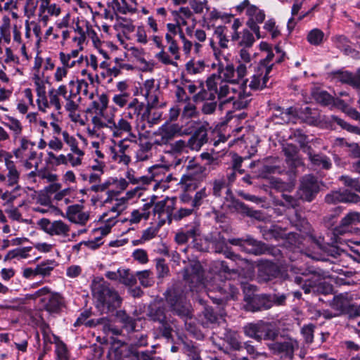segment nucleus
Returning a JSON list of instances; mask_svg holds the SVG:
<instances>
[{"label":"nucleus","instance_id":"48","mask_svg":"<svg viewBox=\"0 0 360 360\" xmlns=\"http://www.w3.org/2000/svg\"><path fill=\"white\" fill-rule=\"evenodd\" d=\"M114 184L115 179L109 178L103 183L99 182L98 184L91 185L90 190L96 193L107 191L108 197L104 201L105 203H107L110 201V198L112 196V195L115 193L113 191L110 190V188L113 186Z\"/></svg>","mask_w":360,"mask_h":360},{"label":"nucleus","instance_id":"9","mask_svg":"<svg viewBox=\"0 0 360 360\" xmlns=\"http://www.w3.org/2000/svg\"><path fill=\"white\" fill-rule=\"evenodd\" d=\"M169 171V166L165 165H155L148 168L150 175L146 176L150 179L149 184L152 182L155 183L153 190L157 191L160 188L164 191L169 188L167 184L173 180H176Z\"/></svg>","mask_w":360,"mask_h":360},{"label":"nucleus","instance_id":"34","mask_svg":"<svg viewBox=\"0 0 360 360\" xmlns=\"http://www.w3.org/2000/svg\"><path fill=\"white\" fill-rule=\"evenodd\" d=\"M128 120V117L123 115L122 117L118 120L117 122L114 121L110 131V133L112 134L113 137H120L123 133L130 132L131 131V121L129 122Z\"/></svg>","mask_w":360,"mask_h":360},{"label":"nucleus","instance_id":"1","mask_svg":"<svg viewBox=\"0 0 360 360\" xmlns=\"http://www.w3.org/2000/svg\"><path fill=\"white\" fill-rule=\"evenodd\" d=\"M231 274L236 272L231 270L225 262L214 261L210 264L209 274L204 278L201 265L195 263L186 270L184 279L190 283L191 290L198 291L205 288L209 291L218 292L220 295L219 297H209L214 302L221 304L224 300L238 298V289L230 281L223 279H228V276Z\"/></svg>","mask_w":360,"mask_h":360},{"label":"nucleus","instance_id":"17","mask_svg":"<svg viewBox=\"0 0 360 360\" xmlns=\"http://www.w3.org/2000/svg\"><path fill=\"white\" fill-rule=\"evenodd\" d=\"M166 300L174 314L182 318L190 317L189 307L186 303L183 296L177 295L174 291H167Z\"/></svg>","mask_w":360,"mask_h":360},{"label":"nucleus","instance_id":"10","mask_svg":"<svg viewBox=\"0 0 360 360\" xmlns=\"http://www.w3.org/2000/svg\"><path fill=\"white\" fill-rule=\"evenodd\" d=\"M37 224L47 234L53 236L66 238L69 236L70 231V226L62 220L51 221L49 219H41Z\"/></svg>","mask_w":360,"mask_h":360},{"label":"nucleus","instance_id":"63","mask_svg":"<svg viewBox=\"0 0 360 360\" xmlns=\"http://www.w3.org/2000/svg\"><path fill=\"white\" fill-rule=\"evenodd\" d=\"M323 38L324 33L317 28L311 30L307 34V41L314 46L320 45L323 42Z\"/></svg>","mask_w":360,"mask_h":360},{"label":"nucleus","instance_id":"53","mask_svg":"<svg viewBox=\"0 0 360 360\" xmlns=\"http://www.w3.org/2000/svg\"><path fill=\"white\" fill-rule=\"evenodd\" d=\"M206 65L202 60H191L186 64V70L188 74L198 75L202 73L205 70Z\"/></svg>","mask_w":360,"mask_h":360},{"label":"nucleus","instance_id":"7","mask_svg":"<svg viewBox=\"0 0 360 360\" xmlns=\"http://www.w3.org/2000/svg\"><path fill=\"white\" fill-rule=\"evenodd\" d=\"M248 74V66L240 63L235 68L233 63H227L226 65L219 62L217 65V72L211 75L220 76L221 79L232 85L240 84Z\"/></svg>","mask_w":360,"mask_h":360},{"label":"nucleus","instance_id":"15","mask_svg":"<svg viewBox=\"0 0 360 360\" xmlns=\"http://www.w3.org/2000/svg\"><path fill=\"white\" fill-rule=\"evenodd\" d=\"M181 127L178 124L165 123L155 132L154 143L162 146L169 143L176 136L181 134Z\"/></svg>","mask_w":360,"mask_h":360},{"label":"nucleus","instance_id":"64","mask_svg":"<svg viewBox=\"0 0 360 360\" xmlns=\"http://www.w3.org/2000/svg\"><path fill=\"white\" fill-rule=\"evenodd\" d=\"M331 121L336 122L340 127L347 131L360 136V127L353 126L335 115L330 117Z\"/></svg>","mask_w":360,"mask_h":360},{"label":"nucleus","instance_id":"51","mask_svg":"<svg viewBox=\"0 0 360 360\" xmlns=\"http://www.w3.org/2000/svg\"><path fill=\"white\" fill-rule=\"evenodd\" d=\"M193 16V12L188 7H181L174 13L175 21L181 27L187 25V20Z\"/></svg>","mask_w":360,"mask_h":360},{"label":"nucleus","instance_id":"12","mask_svg":"<svg viewBox=\"0 0 360 360\" xmlns=\"http://www.w3.org/2000/svg\"><path fill=\"white\" fill-rule=\"evenodd\" d=\"M248 79H244L237 84L238 86L236 88V92L231 94L233 98H229L228 103L232 102L233 108L236 110L245 108L252 99V94L248 91Z\"/></svg>","mask_w":360,"mask_h":360},{"label":"nucleus","instance_id":"4","mask_svg":"<svg viewBox=\"0 0 360 360\" xmlns=\"http://www.w3.org/2000/svg\"><path fill=\"white\" fill-rule=\"evenodd\" d=\"M291 270L301 276L295 277V282L300 285L304 293H326V290L322 289L323 280L325 276L321 269L309 267L304 269L301 267L292 266Z\"/></svg>","mask_w":360,"mask_h":360},{"label":"nucleus","instance_id":"32","mask_svg":"<svg viewBox=\"0 0 360 360\" xmlns=\"http://www.w3.org/2000/svg\"><path fill=\"white\" fill-rule=\"evenodd\" d=\"M41 302L44 303L45 309L51 313L58 312L63 304V297L57 292H53L49 297H43Z\"/></svg>","mask_w":360,"mask_h":360},{"label":"nucleus","instance_id":"21","mask_svg":"<svg viewBox=\"0 0 360 360\" xmlns=\"http://www.w3.org/2000/svg\"><path fill=\"white\" fill-rule=\"evenodd\" d=\"M142 94L145 96L148 105L151 108L158 105L160 95L159 85L155 84L154 79H146L141 88Z\"/></svg>","mask_w":360,"mask_h":360},{"label":"nucleus","instance_id":"41","mask_svg":"<svg viewBox=\"0 0 360 360\" xmlns=\"http://www.w3.org/2000/svg\"><path fill=\"white\" fill-rule=\"evenodd\" d=\"M212 193L215 197H221L222 193L225 191L226 196L225 198L229 201V198L232 195L231 189L226 186V181L224 178L214 179L212 182Z\"/></svg>","mask_w":360,"mask_h":360},{"label":"nucleus","instance_id":"22","mask_svg":"<svg viewBox=\"0 0 360 360\" xmlns=\"http://www.w3.org/2000/svg\"><path fill=\"white\" fill-rule=\"evenodd\" d=\"M200 223L193 221L192 224L186 225L184 229H181L175 235V241L178 244H185L190 240L193 241L200 236Z\"/></svg>","mask_w":360,"mask_h":360},{"label":"nucleus","instance_id":"14","mask_svg":"<svg viewBox=\"0 0 360 360\" xmlns=\"http://www.w3.org/2000/svg\"><path fill=\"white\" fill-rule=\"evenodd\" d=\"M333 307L340 313L349 316H360V307L352 303V300L348 293L340 294L335 296Z\"/></svg>","mask_w":360,"mask_h":360},{"label":"nucleus","instance_id":"33","mask_svg":"<svg viewBox=\"0 0 360 360\" xmlns=\"http://www.w3.org/2000/svg\"><path fill=\"white\" fill-rule=\"evenodd\" d=\"M152 207L153 205L151 203H146L141 207L134 210L126 221L132 224H139L142 219L147 220L150 217Z\"/></svg>","mask_w":360,"mask_h":360},{"label":"nucleus","instance_id":"23","mask_svg":"<svg viewBox=\"0 0 360 360\" xmlns=\"http://www.w3.org/2000/svg\"><path fill=\"white\" fill-rule=\"evenodd\" d=\"M65 217L72 223L85 225L89 219V214L83 211L80 205H72L68 207Z\"/></svg>","mask_w":360,"mask_h":360},{"label":"nucleus","instance_id":"2","mask_svg":"<svg viewBox=\"0 0 360 360\" xmlns=\"http://www.w3.org/2000/svg\"><path fill=\"white\" fill-rule=\"evenodd\" d=\"M60 96L65 101V108L67 111L70 112L77 111L73 89H68V86L65 84H60L57 88L49 89L47 94L46 93L40 99H37L39 110L47 112L49 110H53L60 113L63 104Z\"/></svg>","mask_w":360,"mask_h":360},{"label":"nucleus","instance_id":"50","mask_svg":"<svg viewBox=\"0 0 360 360\" xmlns=\"http://www.w3.org/2000/svg\"><path fill=\"white\" fill-rule=\"evenodd\" d=\"M108 6L112 8L115 13L122 14L134 13L136 11V8L129 6L126 0H111L108 2Z\"/></svg>","mask_w":360,"mask_h":360},{"label":"nucleus","instance_id":"13","mask_svg":"<svg viewBox=\"0 0 360 360\" xmlns=\"http://www.w3.org/2000/svg\"><path fill=\"white\" fill-rule=\"evenodd\" d=\"M268 347L273 354L281 355V357L292 359L295 351L299 347V344L295 339L287 338L283 341H276L269 343Z\"/></svg>","mask_w":360,"mask_h":360},{"label":"nucleus","instance_id":"39","mask_svg":"<svg viewBox=\"0 0 360 360\" xmlns=\"http://www.w3.org/2000/svg\"><path fill=\"white\" fill-rule=\"evenodd\" d=\"M6 121L3 122L11 132L12 136L14 140H17L21 137L23 126L21 122L17 118L12 116H6Z\"/></svg>","mask_w":360,"mask_h":360},{"label":"nucleus","instance_id":"26","mask_svg":"<svg viewBox=\"0 0 360 360\" xmlns=\"http://www.w3.org/2000/svg\"><path fill=\"white\" fill-rule=\"evenodd\" d=\"M75 84L77 85V89L75 91L73 90V94L75 95V98L74 100L75 101L76 99L77 110L79 108V104L81 102V97L79 95L82 94L86 98L92 100L94 97V91H89V84L84 79H77V81L72 79L68 82L69 87H71Z\"/></svg>","mask_w":360,"mask_h":360},{"label":"nucleus","instance_id":"59","mask_svg":"<svg viewBox=\"0 0 360 360\" xmlns=\"http://www.w3.org/2000/svg\"><path fill=\"white\" fill-rule=\"evenodd\" d=\"M53 340L58 360H68L69 354L65 344L57 336H54Z\"/></svg>","mask_w":360,"mask_h":360},{"label":"nucleus","instance_id":"44","mask_svg":"<svg viewBox=\"0 0 360 360\" xmlns=\"http://www.w3.org/2000/svg\"><path fill=\"white\" fill-rule=\"evenodd\" d=\"M228 29L224 25H219L214 28V36L218 40L219 46L221 49L229 48V39L227 35Z\"/></svg>","mask_w":360,"mask_h":360},{"label":"nucleus","instance_id":"24","mask_svg":"<svg viewBox=\"0 0 360 360\" xmlns=\"http://www.w3.org/2000/svg\"><path fill=\"white\" fill-rule=\"evenodd\" d=\"M270 72L268 69L264 70L258 66L254 75L250 77L248 87L253 91L262 90L267 87Z\"/></svg>","mask_w":360,"mask_h":360},{"label":"nucleus","instance_id":"3","mask_svg":"<svg viewBox=\"0 0 360 360\" xmlns=\"http://www.w3.org/2000/svg\"><path fill=\"white\" fill-rule=\"evenodd\" d=\"M92 291L97 302V307L101 311L108 313L115 310L121 306L122 301L121 297L103 279L96 282L94 281Z\"/></svg>","mask_w":360,"mask_h":360},{"label":"nucleus","instance_id":"35","mask_svg":"<svg viewBox=\"0 0 360 360\" xmlns=\"http://www.w3.org/2000/svg\"><path fill=\"white\" fill-rule=\"evenodd\" d=\"M335 78L342 83L347 84L358 89L360 84V69L355 74L348 71H340L335 73Z\"/></svg>","mask_w":360,"mask_h":360},{"label":"nucleus","instance_id":"6","mask_svg":"<svg viewBox=\"0 0 360 360\" xmlns=\"http://www.w3.org/2000/svg\"><path fill=\"white\" fill-rule=\"evenodd\" d=\"M205 169L195 158L190 159L186 165V173L181 176L179 184L186 191L195 190L205 179Z\"/></svg>","mask_w":360,"mask_h":360},{"label":"nucleus","instance_id":"8","mask_svg":"<svg viewBox=\"0 0 360 360\" xmlns=\"http://www.w3.org/2000/svg\"><path fill=\"white\" fill-rule=\"evenodd\" d=\"M232 84L221 79L220 76L210 75L206 80V86L210 91H213L215 98L221 101V103H226L231 94L236 92V87Z\"/></svg>","mask_w":360,"mask_h":360},{"label":"nucleus","instance_id":"27","mask_svg":"<svg viewBox=\"0 0 360 360\" xmlns=\"http://www.w3.org/2000/svg\"><path fill=\"white\" fill-rule=\"evenodd\" d=\"M20 141L19 147L14 150V155L16 158H28L35 159L37 152L34 150V144L28 140L25 136L18 139Z\"/></svg>","mask_w":360,"mask_h":360},{"label":"nucleus","instance_id":"38","mask_svg":"<svg viewBox=\"0 0 360 360\" xmlns=\"http://www.w3.org/2000/svg\"><path fill=\"white\" fill-rule=\"evenodd\" d=\"M252 310L253 311L266 310L271 308L274 304L270 295H261L255 296L251 302Z\"/></svg>","mask_w":360,"mask_h":360},{"label":"nucleus","instance_id":"58","mask_svg":"<svg viewBox=\"0 0 360 360\" xmlns=\"http://www.w3.org/2000/svg\"><path fill=\"white\" fill-rule=\"evenodd\" d=\"M119 282L126 286H132L136 283V278L128 269H120Z\"/></svg>","mask_w":360,"mask_h":360},{"label":"nucleus","instance_id":"57","mask_svg":"<svg viewBox=\"0 0 360 360\" xmlns=\"http://www.w3.org/2000/svg\"><path fill=\"white\" fill-rule=\"evenodd\" d=\"M199 87H202V89L193 97L195 102H206L216 99L214 94H213V91H210L207 88V89H205L202 82H200Z\"/></svg>","mask_w":360,"mask_h":360},{"label":"nucleus","instance_id":"43","mask_svg":"<svg viewBox=\"0 0 360 360\" xmlns=\"http://www.w3.org/2000/svg\"><path fill=\"white\" fill-rule=\"evenodd\" d=\"M117 317L120 322L123 324V327L129 332L137 330L136 322L141 319H134L126 314L124 311H119L117 312Z\"/></svg>","mask_w":360,"mask_h":360},{"label":"nucleus","instance_id":"36","mask_svg":"<svg viewBox=\"0 0 360 360\" xmlns=\"http://www.w3.org/2000/svg\"><path fill=\"white\" fill-rule=\"evenodd\" d=\"M230 198L231 199L228 204V207L232 212H238L252 217L259 218L260 215L259 212L250 209L243 202L239 200L232 198V196Z\"/></svg>","mask_w":360,"mask_h":360},{"label":"nucleus","instance_id":"16","mask_svg":"<svg viewBox=\"0 0 360 360\" xmlns=\"http://www.w3.org/2000/svg\"><path fill=\"white\" fill-rule=\"evenodd\" d=\"M175 200L173 198H167L157 202L153 207L155 215H158L160 222L163 224L167 221L171 223L173 219Z\"/></svg>","mask_w":360,"mask_h":360},{"label":"nucleus","instance_id":"60","mask_svg":"<svg viewBox=\"0 0 360 360\" xmlns=\"http://www.w3.org/2000/svg\"><path fill=\"white\" fill-rule=\"evenodd\" d=\"M84 156V152L82 150L70 151V153L67 154L68 164H70L73 167L80 166L82 164Z\"/></svg>","mask_w":360,"mask_h":360},{"label":"nucleus","instance_id":"5","mask_svg":"<svg viewBox=\"0 0 360 360\" xmlns=\"http://www.w3.org/2000/svg\"><path fill=\"white\" fill-rule=\"evenodd\" d=\"M236 10L241 13L244 11L247 16L246 25L255 34L257 39L262 37L259 24L264 22L266 14L263 9L252 4L249 0H243L236 6Z\"/></svg>","mask_w":360,"mask_h":360},{"label":"nucleus","instance_id":"31","mask_svg":"<svg viewBox=\"0 0 360 360\" xmlns=\"http://www.w3.org/2000/svg\"><path fill=\"white\" fill-rule=\"evenodd\" d=\"M146 108L142 102L134 98L128 103L123 115L131 122H136Z\"/></svg>","mask_w":360,"mask_h":360},{"label":"nucleus","instance_id":"46","mask_svg":"<svg viewBox=\"0 0 360 360\" xmlns=\"http://www.w3.org/2000/svg\"><path fill=\"white\" fill-rule=\"evenodd\" d=\"M360 223V212H350L347 214L341 220L340 224V233L345 232L349 226L356 225Z\"/></svg>","mask_w":360,"mask_h":360},{"label":"nucleus","instance_id":"55","mask_svg":"<svg viewBox=\"0 0 360 360\" xmlns=\"http://www.w3.org/2000/svg\"><path fill=\"white\" fill-rule=\"evenodd\" d=\"M140 284L144 288L152 286L155 283L153 273L150 270H144L136 273Z\"/></svg>","mask_w":360,"mask_h":360},{"label":"nucleus","instance_id":"52","mask_svg":"<svg viewBox=\"0 0 360 360\" xmlns=\"http://www.w3.org/2000/svg\"><path fill=\"white\" fill-rule=\"evenodd\" d=\"M214 248L216 252L223 253L228 258H233L235 255L228 248L226 239L222 236L215 238L213 242Z\"/></svg>","mask_w":360,"mask_h":360},{"label":"nucleus","instance_id":"18","mask_svg":"<svg viewBox=\"0 0 360 360\" xmlns=\"http://www.w3.org/2000/svg\"><path fill=\"white\" fill-rule=\"evenodd\" d=\"M229 243L237 245L248 253L259 255L265 253L266 248L265 244L254 240L252 238H248L245 240L240 238H233L229 240Z\"/></svg>","mask_w":360,"mask_h":360},{"label":"nucleus","instance_id":"62","mask_svg":"<svg viewBox=\"0 0 360 360\" xmlns=\"http://www.w3.org/2000/svg\"><path fill=\"white\" fill-rule=\"evenodd\" d=\"M335 46L343 51L345 53H348L351 51L349 40L343 35H337L333 38Z\"/></svg>","mask_w":360,"mask_h":360},{"label":"nucleus","instance_id":"54","mask_svg":"<svg viewBox=\"0 0 360 360\" xmlns=\"http://www.w3.org/2000/svg\"><path fill=\"white\" fill-rule=\"evenodd\" d=\"M278 336V331L269 322L262 321V331H261V340H274Z\"/></svg>","mask_w":360,"mask_h":360},{"label":"nucleus","instance_id":"45","mask_svg":"<svg viewBox=\"0 0 360 360\" xmlns=\"http://www.w3.org/2000/svg\"><path fill=\"white\" fill-rule=\"evenodd\" d=\"M6 167L8 170L6 174L7 184L9 186H13L18 183L20 174L15 165L12 160H6Z\"/></svg>","mask_w":360,"mask_h":360},{"label":"nucleus","instance_id":"49","mask_svg":"<svg viewBox=\"0 0 360 360\" xmlns=\"http://www.w3.org/2000/svg\"><path fill=\"white\" fill-rule=\"evenodd\" d=\"M152 143L149 141L142 142L139 144V148L136 152L137 161H145L152 157Z\"/></svg>","mask_w":360,"mask_h":360},{"label":"nucleus","instance_id":"20","mask_svg":"<svg viewBox=\"0 0 360 360\" xmlns=\"http://www.w3.org/2000/svg\"><path fill=\"white\" fill-rule=\"evenodd\" d=\"M325 202L328 204L340 202L357 203L360 202V196L347 189L333 191L325 196Z\"/></svg>","mask_w":360,"mask_h":360},{"label":"nucleus","instance_id":"19","mask_svg":"<svg viewBox=\"0 0 360 360\" xmlns=\"http://www.w3.org/2000/svg\"><path fill=\"white\" fill-rule=\"evenodd\" d=\"M264 237L266 240L274 238L277 240L285 239L290 245L297 246L299 241V235L295 233H286L285 230L278 226H272L269 229L264 231Z\"/></svg>","mask_w":360,"mask_h":360},{"label":"nucleus","instance_id":"47","mask_svg":"<svg viewBox=\"0 0 360 360\" xmlns=\"http://www.w3.org/2000/svg\"><path fill=\"white\" fill-rule=\"evenodd\" d=\"M262 324V321H257V323H248L243 328L244 333L246 336L260 342Z\"/></svg>","mask_w":360,"mask_h":360},{"label":"nucleus","instance_id":"25","mask_svg":"<svg viewBox=\"0 0 360 360\" xmlns=\"http://www.w3.org/2000/svg\"><path fill=\"white\" fill-rule=\"evenodd\" d=\"M278 274V267L272 262L262 261L258 264L257 279L259 282H267L276 278Z\"/></svg>","mask_w":360,"mask_h":360},{"label":"nucleus","instance_id":"56","mask_svg":"<svg viewBox=\"0 0 360 360\" xmlns=\"http://www.w3.org/2000/svg\"><path fill=\"white\" fill-rule=\"evenodd\" d=\"M237 41L238 45L243 48H250L254 44L255 39L251 30L244 29L240 34V39Z\"/></svg>","mask_w":360,"mask_h":360},{"label":"nucleus","instance_id":"42","mask_svg":"<svg viewBox=\"0 0 360 360\" xmlns=\"http://www.w3.org/2000/svg\"><path fill=\"white\" fill-rule=\"evenodd\" d=\"M57 266L58 263L54 259L44 260L36 266L37 276L42 277L49 276Z\"/></svg>","mask_w":360,"mask_h":360},{"label":"nucleus","instance_id":"40","mask_svg":"<svg viewBox=\"0 0 360 360\" xmlns=\"http://www.w3.org/2000/svg\"><path fill=\"white\" fill-rule=\"evenodd\" d=\"M147 315L151 320L159 323L167 320L165 308L157 303L150 304Z\"/></svg>","mask_w":360,"mask_h":360},{"label":"nucleus","instance_id":"29","mask_svg":"<svg viewBox=\"0 0 360 360\" xmlns=\"http://www.w3.org/2000/svg\"><path fill=\"white\" fill-rule=\"evenodd\" d=\"M274 51H269L265 58L261 60L257 66L271 72L274 65L276 63H281L283 60L284 53L282 52L278 46H276Z\"/></svg>","mask_w":360,"mask_h":360},{"label":"nucleus","instance_id":"28","mask_svg":"<svg viewBox=\"0 0 360 360\" xmlns=\"http://www.w3.org/2000/svg\"><path fill=\"white\" fill-rule=\"evenodd\" d=\"M271 109L274 110L272 119L277 124L288 123L292 122L295 118V109L292 107L283 109L275 105Z\"/></svg>","mask_w":360,"mask_h":360},{"label":"nucleus","instance_id":"61","mask_svg":"<svg viewBox=\"0 0 360 360\" xmlns=\"http://www.w3.org/2000/svg\"><path fill=\"white\" fill-rule=\"evenodd\" d=\"M32 247L19 248L11 250L8 252L7 257L9 259H27L30 257V252L32 250Z\"/></svg>","mask_w":360,"mask_h":360},{"label":"nucleus","instance_id":"11","mask_svg":"<svg viewBox=\"0 0 360 360\" xmlns=\"http://www.w3.org/2000/svg\"><path fill=\"white\" fill-rule=\"evenodd\" d=\"M319 191V183L312 175H306L300 181L298 190L300 198L304 200L312 201Z\"/></svg>","mask_w":360,"mask_h":360},{"label":"nucleus","instance_id":"30","mask_svg":"<svg viewBox=\"0 0 360 360\" xmlns=\"http://www.w3.org/2000/svg\"><path fill=\"white\" fill-rule=\"evenodd\" d=\"M114 121L115 115L112 112H109L107 108L102 111H96V114L91 117V122H96V126L101 127L103 129H105L109 131Z\"/></svg>","mask_w":360,"mask_h":360},{"label":"nucleus","instance_id":"37","mask_svg":"<svg viewBox=\"0 0 360 360\" xmlns=\"http://www.w3.org/2000/svg\"><path fill=\"white\" fill-rule=\"evenodd\" d=\"M307 155L313 167L329 169L332 166L330 158L323 154L314 153L311 150H309L307 152Z\"/></svg>","mask_w":360,"mask_h":360}]
</instances>
